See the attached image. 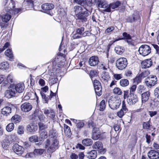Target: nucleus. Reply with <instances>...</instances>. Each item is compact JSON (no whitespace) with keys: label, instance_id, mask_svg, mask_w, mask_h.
I'll return each mask as SVG.
<instances>
[{"label":"nucleus","instance_id":"f257e3e1","mask_svg":"<svg viewBox=\"0 0 159 159\" xmlns=\"http://www.w3.org/2000/svg\"><path fill=\"white\" fill-rule=\"evenodd\" d=\"M73 11L75 13L77 19L80 20L82 22H86L87 17L91 14L86 7L79 5H76L74 7Z\"/></svg>","mask_w":159,"mask_h":159},{"label":"nucleus","instance_id":"f03ea898","mask_svg":"<svg viewBox=\"0 0 159 159\" xmlns=\"http://www.w3.org/2000/svg\"><path fill=\"white\" fill-rule=\"evenodd\" d=\"M66 54L61 52H59L57 56L52 60V65L48 66V70H59L62 69L65 63L62 61L65 60Z\"/></svg>","mask_w":159,"mask_h":159},{"label":"nucleus","instance_id":"7ed1b4c3","mask_svg":"<svg viewBox=\"0 0 159 159\" xmlns=\"http://www.w3.org/2000/svg\"><path fill=\"white\" fill-rule=\"evenodd\" d=\"M43 144L44 147L48 148L47 152L52 153L58 148V141L55 136H53L47 139Z\"/></svg>","mask_w":159,"mask_h":159},{"label":"nucleus","instance_id":"20e7f679","mask_svg":"<svg viewBox=\"0 0 159 159\" xmlns=\"http://www.w3.org/2000/svg\"><path fill=\"white\" fill-rule=\"evenodd\" d=\"M121 103V101L115 97H111L108 101V104L110 107L112 109H116L118 108Z\"/></svg>","mask_w":159,"mask_h":159},{"label":"nucleus","instance_id":"39448f33","mask_svg":"<svg viewBox=\"0 0 159 159\" xmlns=\"http://www.w3.org/2000/svg\"><path fill=\"white\" fill-rule=\"evenodd\" d=\"M126 59L124 57L120 58L117 59L116 62V65L119 70H123L127 65Z\"/></svg>","mask_w":159,"mask_h":159},{"label":"nucleus","instance_id":"423d86ee","mask_svg":"<svg viewBox=\"0 0 159 159\" xmlns=\"http://www.w3.org/2000/svg\"><path fill=\"white\" fill-rule=\"evenodd\" d=\"M150 47L147 45L144 44L141 45L139 48V52L140 54L143 56L148 55L151 52Z\"/></svg>","mask_w":159,"mask_h":159},{"label":"nucleus","instance_id":"0eeeda50","mask_svg":"<svg viewBox=\"0 0 159 159\" xmlns=\"http://www.w3.org/2000/svg\"><path fill=\"white\" fill-rule=\"evenodd\" d=\"M41 8L44 12L51 16L52 15L53 13L51 11L54 8L53 4L51 3H45L42 5Z\"/></svg>","mask_w":159,"mask_h":159},{"label":"nucleus","instance_id":"6e6552de","mask_svg":"<svg viewBox=\"0 0 159 159\" xmlns=\"http://www.w3.org/2000/svg\"><path fill=\"white\" fill-rule=\"evenodd\" d=\"M157 81L156 76L151 75L145 79V82L148 87L151 88L157 84Z\"/></svg>","mask_w":159,"mask_h":159},{"label":"nucleus","instance_id":"1a4fd4ad","mask_svg":"<svg viewBox=\"0 0 159 159\" xmlns=\"http://www.w3.org/2000/svg\"><path fill=\"white\" fill-rule=\"evenodd\" d=\"M13 150L16 154L19 156H20L23 153L24 151V148L17 144H15L14 145Z\"/></svg>","mask_w":159,"mask_h":159},{"label":"nucleus","instance_id":"9d476101","mask_svg":"<svg viewBox=\"0 0 159 159\" xmlns=\"http://www.w3.org/2000/svg\"><path fill=\"white\" fill-rule=\"evenodd\" d=\"M138 101L137 96L132 93H130L129 98L127 99V102L129 105H133L136 103Z\"/></svg>","mask_w":159,"mask_h":159},{"label":"nucleus","instance_id":"9b49d317","mask_svg":"<svg viewBox=\"0 0 159 159\" xmlns=\"http://www.w3.org/2000/svg\"><path fill=\"white\" fill-rule=\"evenodd\" d=\"M93 148L100 151V153L101 154H103L106 151L105 149H102L103 144L100 141H97L95 142L93 145Z\"/></svg>","mask_w":159,"mask_h":159},{"label":"nucleus","instance_id":"f8f14e48","mask_svg":"<svg viewBox=\"0 0 159 159\" xmlns=\"http://www.w3.org/2000/svg\"><path fill=\"white\" fill-rule=\"evenodd\" d=\"M16 93L17 92L19 93H22L25 89L24 84L23 83H19L14 86H12Z\"/></svg>","mask_w":159,"mask_h":159},{"label":"nucleus","instance_id":"ddd939ff","mask_svg":"<svg viewBox=\"0 0 159 159\" xmlns=\"http://www.w3.org/2000/svg\"><path fill=\"white\" fill-rule=\"evenodd\" d=\"M44 113L46 116H49L50 118L53 119L55 116L56 112L53 109L50 108L49 109H44Z\"/></svg>","mask_w":159,"mask_h":159},{"label":"nucleus","instance_id":"4468645a","mask_svg":"<svg viewBox=\"0 0 159 159\" xmlns=\"http://www.w3.org/2000/svg\"><path fill=\"white\" fill-rule=\"evenodd\" d=\"M20 108L22 111L27 112L31 110L32 106L30 103L28 102H25L21 105Z\"/></svg>","mask_w":159,"mask_h":159},{"label":"nucleus","instance_id":"2eb2a0df","mask_svg":"<svg viewBox=\"0 0 159 159\" xmlns=\"http://www.w3.org/2000/svg\"><path fill=\"white\" fill-rule=\"evenodd\" d=\"M148 156L150 159H159V153L154 150H151L148 153Z\"/></svg>","mask_w":159,"mask_h":159},{"label":"nucleus","instance_id":"dca6fc26","mask_svg":"<svg viewBox=\"0 0 159 159\" xmlns=\"http://www.w3.org/2000/svg\"><path fill=\"white\" fill-rule=\"evenodd\" d=\"M11 89L7 90L5 93V96L7 98H9L14 96L16 94V91L12 86L10 87Z\"/></svg>","mask_w":159,"mask_h":159},{"label":"nucleus","instance_id":"f3484780","mask_svg":"<svg viewBox=\"0 0 159 159\" xmlns=\"http://www.w3.org/2000/svg\"><path fill=\"white\" fill-rule=\"evenodd\" d=\"M100 130L98 129L94 128L93 130L92 138L94 140H97L100 138Z\"/></svg>","mask_w":159,"mask_h":159},{"label":"nucleus","instance_id":"a211bd4d","mask_svg":"<svg viewBox=\"0 0 159 159\" xmlns=\"http://www.w3.org/2000/svg\"><path fill=\"white\" fill-rule=\"evenodd\" d=\"M152 64L151 59H148L143 61L141 63V67L142 69H147L151 66Z\"/></svg>","mask_w":159,"mask_h":159},{"label":"nucleus","instance_id":"6ab92c4d","mask_svg":"<svg viewBox=\"0 0 159 159\" xmlns=\"http://www.w3.org/2000/svg\"><path fill=\"white\" fill-rule=\"evenodd\" d=\"M99 59L97 56H93L90 58L89 63L90 66H94L98 64Z\"/></svg>","mask_w":159,"mask_h":159},{"label":"nucleus","instance_id":"aec40b11","mask_svg":"<svg viewBox=\"0 0 159 159\" xmlns=\"http://www.w3.org/2000/svg\"><path fill=\"white\" fill-rule=\"evenodd\" d=\"M13 107L12 104H10L9 106L4 107L2 109V113L4 115L7 116L11 113V109Z\"/></svg>","mask_w":159,"mask_h":159},{"label":"nucleus","instance_id":"412c9836","mask_svg":"<svg viewBox=\"0 0 159 159\" xmlns=\"http://www.w3.org/2000/svg\"><path fill=\"white\" fill-rule=\"evenodd\" d=\"M150 96V92L147 91L141 94V100L142 104L145 103L149 99Z\"/></svg>","mask_w":159,"mask_h":159},{"label":"nucleus","instance_id":"4be33fe9","mask_svg":"<svg viewBox=\"0 0 159 159\" xmlns=\"http://www.w3.org/2000/svg\"><path fill=\"white\" fill-rule=\"evenodd\" d=\"M94 3L98 8H105L107 6V3L102 0H95Z\"/></svg>","mask_w":159,"mask_h":159},{"label":"nucleus","instance_id":"5701e85b","mask_svg":"<svg viewBox=\"0 0 159 159\" xmlns=\"http://www.w3.org/2000/svg\"><path fill=\"white\" fill-rule=\"evenodd\" d=\"M28 131L31 133H34L38 129L37 125L34 123H31L27 127Z\"/></svg>","mask_w":159,"mask_h":159},{"label":"nucleus","instance_id":"b1692460","mask_svg":"<svg viewBox=\"0 0 159 159\" xmlns=\"http://www.w3.org/2000/svg\"><path fill=\"white\" fill-rule=\"evenodd\" d=\"M1 19L3 23H7L10 20L11 18V15L6 13L2 14L1 16Z\"/></svg>","mask_w":159,"mask_h":159},{"label":"nucleus","instance_id":"393cba45","mask_svg":"<svg viewBox=\"0 0 159 159\" xmlns=\"http://www.w3.org/2000/svg\"><path fill=\"white\" fill-rule=\"evenodd\" d=\"M73 122L76 124L77 127L81 129L84 126V123L82 121L79 120H76L74 119H71Z\"/></svg>","mask_w":159,"mask_h":159},{"label":"nucleus","instance_id":"a878e982","mask_svg":"<svg viewBox=\"0 0 159 159\" xmlns=\"http://www.w3.org/2000/svg\"><path fill=\"white\" fill-rule=\"evenodd\" d=\"M97 156V152L95 150H92L88 153L87 158L89 159H95Z\"/></svg>","mask_w":159,"mask_h":159},{"label":"nucleus","instance_id":"bb28decb","mask_svg":"<svg viewBox=\"0 0 159 159\" xmlns=\"http://www.w3.org/2000/svg\"><path fill=\"white\" fill-rule=\"evenodd\" d=\"M39 139L42 140L46 139L48 137L47 132L44 130H40L39 131Z\"/></svg>","mask_w":159,"mask_h":159},{"label":"nucleus","instance_id":"cd10ccee","mask_svg":"<svg viewBox=\"0 0 159 159\" xmlns=\"http://www.w3.org/2000/svg\"><path fill=\"white\" fill-rule=\"evenodd\" d=\"M82 143L85 146H90L92 145L93 141L92 139H85L82 141Z\"/></svg>","mask_w":159,"mask_h":159},{"label":"nucleus","instance_id":"c85d7f7f","mask_svg":"<svg viewBox=\"0 0 159 159\" xmlns=\"http://www.w3.org/2000/svg\"><path fill=\"white\" fill-rule=\"evenodd\" d=\"M115 50L117 54L121 55L123 53L125 50L123 47L118 46L115 48Z\"/></svg>","mask_w":159,"mask_h":159},{"label":"nucleus","instance_id":"c756f323","mask_svg":"<svg viewBox=\"0 0 159 159\" xmlns=\"http://www.w3.org/2000/svg\"><path fill=\"white\" fill-rule=\"evenodd\" d=\"M86 72L89 74V75L91 78L97 76L98 74L96 70H86Z\"/></svg>","mask_w":159,"mask_h":159},{"label":"nucleus","instance_id":"7c9ffc66","mask_svg":"<svg viewBox=\"0 0 159 159\" xmlns=\"http://www.w3.org/2000/svg\"><path fill=\"white\" fill-rule=\"evenodd\" d=\"M64 130L65 133L68 136H70L71 135V130L69 126L66 124L64 125Z\"/></svg>","mask_w":159,"mask_h":159},{"label":"nucleus","instance_id":"2f4dec72","mask_svg":"<svg viewBox=\"0 0 159 159\" xmlns=\"http://www.w3.org/2000/svg\"><path fill=\"white\" fill-rule=\"evenodd\" d=\"M95 92L99 96H100L102 92V89L101 85L94 87Z\"/></svg>","mask_w":159,"mask_h":159},{"label":"nucleus","instance_id":"473e14b6","mask_svg":"<svg viewBox=\"0 0 159 159\" xmlns=\"http://www.w3.org/2000/svg\"><path fill=\"white\" fill-rule=\"evenodd\" d=\"M150 73L149 70H145L142 72H139V76L143 79L147 77Z\"/></svg>","mask_w":159,"mask_h":159},{"label":"nucleus","instance_id":"72a5a7b5","mask_svg":"<svg viewBox=\"0 0 159 159\" xmlns=\"http://www.w3.org/2000/svg\"><path fill=\"white\" fill-rule=\"evenodd\" d=\"M102 78L104 81H107L110 78L109 74L107 72L103 71L102 75Z\"/></svg>","mask_w":159,"mask_h":159},{"label":"nucleus","instance_id":"f704fd0d","mask_svg":"<svg viewBox=\"0 0 159 159\" xmlns=\"http://www.w3.org/2000/svg\"><path fill=\"white\" fill-rule=\"evenodd\" d=\"M9 68V64L7 62H4L0 64V70H7Z\"/></svg>","mask_w":159,"mask_h":159},{"label":"nucleus","instance_id":"c9c22d12","mask_svg":"<svg viewBox=\"0 0 159 159\" xmlns=\"http://www.w3.org/2000/svg\"><path fill=\"white\" fill-rule=\"evenodd\" d=\"M113 93L118 95H121L122 94V92L121 89L118 87H116L113 90Z\"/></svg>","mask_w":159,"mask_h":159},{"label":"nucleus","instance_id":"e433bc0d","mask_svg":"<svg viewBox=\"0 0 159 159\" xmlns=\"http://www.w3.org/2000/svg\"><path fill=\"white\" fill-rule=\"evenodd\" d=\"M121 4V2L119 1H117L115 2L110 4V6L111 8L114 9L117 8Z\"/></svg>","mask_w":159,"mask_h":159},{"label":"nucleus","instance_id":"4c0bfd02","mask_svg":"<svg viewBox=\"0 0 159 159\" xmlns=\"http://www.w3.org/2000/svg\"><path fill=\"white\" fill-rule=\"evenodd\" d=\"M11 120L14 123H18L20 120V116L18 115H15L12 117Z\"/></svg>","mask_w":159,"mask_h":159},{"label":"nucleus","instance_id":"58836bf2","mask_svg":"<svg viewBox=\"0 0 159 159\" xmlns=\"http://www.w3.org/2000/svg\"><path fill=\"white\" fill-rule=\"evenodd\" d=\"M5 54L10 58H12L13 56L11 50L10 49L7 50L5 52Z\"/></svg>","mask_w":159,"mask_h":159},{"label":"nucleus","instance_id":"ea45409f","mask_svg":"<svg viewBox=\"0 0 159 159\" xmlns=\"http://www.w3.org/2000/svg\"><path fill=\"white\" fill-rule=\"evenodd\" d=\"M106 101L102 100L100 102L99 105V110L100 111H103L106 107Z\"/></svg>","mask_w":159,"mask_h":159},{"label":"nucleus","instance_id":"a19ab883","mask_svg":"<svg viewBox=\"0 0 159 159\" xmlns=\"http://www.w3.org/2000/svg\"><path fill=\"white\" fill-rule=\"evenodd\" d=\"M122 35L123 37L121 38L122 40L126 39V40H131L132 37L130 35L128 34L126 32H123L122 34Z\"/></svg>","mask_w":159,"mask_h":159},{"label":"nucleus","instance_id":"79ce46f5","mask_svg":"<svg viewBox=\"0 0 159 159\" xmlns=\"http://www.w3.org/2000/svg\"><path fill=\"white\" fill-rule=\"evenodd\" d=\"M14 128V125L13 123H10L6 126V129L8 132H11L13 130Z\"/></svg>","mask_w":159,"mask_h":159},{"label":"nucleus","instance_id":"37998d69","mask_svg":"<svg viewBox=\"0 0 159 159\" xmlns=\"http://www.w3.org/2000/svg\"><path fill=\"white\" fill-rule=\"evenodd\" d=\"M143 128L147 131L150 130V125L149 121L144 122L143 123Z\"/></svg>","mask_w":159,"mask_h":159},{"label":"nucleus","instance_id":"c03bdc74","mask_svg":"<svg viewBox=\"0 0 159 159\" xmlns=\"http://www.w3.org/2000/svg\"><path fill=\"white\" fill-rule=\"evenodd\" d=\"M24 2L26 4V6L30 8L33 7H34V3L33 0H25V2Z\"/></svg>","mask_w":159,"mask_h":159},{"label":"nucleus","instance_id":"a18cd8bd","mask_svg":"<svg viewBox=\"0 0 159 159\" xmlns=\"http://www.w3.org/2000/svg\"><path fill=\"white\" fill-rule=\"evenodd\" d=\"M120 84L122 87H125L129 84V81L127 79H122L120 81Z\"/></svg>","mask_w":159,"mask_h":159},{"label":"nucleus","instance_id":"49530a36","mask_svg":"<svg viewBox=\"0 0 159 159\" xmlns=\"http://www.w3.org/2000/svg\"><path fill=\"white\" fill-rule=\"evenodd\" d=\"M95 0H85V2L86 5L89 7L95 5Z\"/></svg>","mask_w":159,"mask_h":159},{"label":"nucleus","instance_id":"de8ad7c7","mask_svg":"<svg viewBox=\"0 0 159 159\" xmlns=\"http://www.w3.org/2000/svg\"><path fill=\"white\" fill-rule=\"evenodd\" d=\"M38 137L36 135H33L29 138V140L31 142H36L38 141Z\"/></svg>","mask_w":159,"mask_h":159},{"label":"nucleus","instance_id":"09e8293b","mask_svg":"<svg viewBox=\"0 0 159 159\" xmlns=\"http://www.w3.org/2000/svg\"><path fill=\"white\" fill-rule=\"evenodd\" d=\"M35 156L42 155L44 152L43 149H35L34 151Z\"/></svg>","mask_w":159,"mask_h":159},{"label":"nucleus","instance_id":"8fccbe9b","mask_svg":"<svg viewBox=\"0 0 159 159\" xmlns=\"http://www.w3.org/2000/svg\"><path fill=\"white\" fill-rule=\"evenodd\" d=\"M84 28L83 27L78 28L76 30V34L80 35L82 34L83 32L84 31Z\"/></svg>","mask_w":159,"mask_h":159},{"label":"nucleus","instance_id":"3c124183","mask_svg":"<svg viewBox=\"0 0 159 159\" xmlns=\"http://www.w3.org/2000/svg\"><path fill=\"white\" fill-rule=\"evenodd\" d=\"M135 18L134 16V15H133L132 16L128 17L126 19V21L128 22L132 23L135 21Z\"/></svg>","mask_w":159,"mask_h":159},{"label":"nucleus","instance_id":"603ef678","mask_svg":"<svg viewBox=\"0 0 159 159\" xmlns=\"http://www.w3.org/2000/svg\"><path fill=\"white\" fill-rule=\"evenodd\" d=\"M39 129L41 130H42L48 128V125H45L42 123H39L38 124Z\"/></svg>","mask_w":159,"mask_h":159},{"label":"nucleus","instance_id":"864d4df0","mask_svg":"<svg viewBox=\"0 0 159 159\" xmlns=\"http://www.w3.org/2000/svg\"><path fill=\"white\" fill-rule=\"evenodd\" d=\"M17 133L19 134H21L24 133V127L22 126H19L17 129Z\"/></svg>","mask_w":159,"mask_h":159},{"label":"nucleus","instance_id":"5fc2aeb1","mask_svg":"<svg viewBox=\"0 0 159 159\" xmlns=\"http://www.w3.org/2000/svg\"><path fill=\"white\" fill-rule=\"evenodd\" d=\"M142 79V77L139 76V75L138 74L137 76L134 79V82L137 84L141 82Z\"/></svg>","mask_w":159,"mask_h":159},{"label":"nucleus","instance_id":"6e6d98bb","mask_svg":"<svg viewBox=\"0 0 159 159\" xmlns=\"http://www.w3.org/2000/svg\"><path fill=\"white\" fill-rule=\"evenodd\" d=\"M7 80L8 83H10L14 82V80L13 76L11 75H9L7 77Z\"/></svg>","mask_w":159,"mask_h":159},{"label":"nucleus","instance_id":"4d7b16f0","mask_svg":"<svg viewBox=\"0 0 159 159\" xmlns=\"http://www.w3.org/2000/svg\"><path fill=\"white\" fill-rule=\"evenodd\" d=\"M36 157L34 153V152H30L27 153L25 156V157L27 158H33Z\"/></svg>","mask_w":159,"mask_h":159},{"label":"nucleus","instance_id":"13d9d810","mask_svg":"<svg viewBox=\"0 0 159 159\" xmlns=\"http://www.w3.org/2000/svg\"><path fill=\"white\" fill-rule=\"evenodd\" d=\"M126 111H125L121 109L119 111L117 112V115L120 118H122L125 113Z\"/></svg>","mask_w":159,"mask_h":159},{"label":"nucleus","instance_id":"bf43d9fd","mask_svg":"<svg viewBox=\"0 0 159 159\" xmlns=\"http://www.w3.org/2000/svg\"><path fill=\"white\" fill-rule=\"evenodd\" d=\"M121 109L125 111H126V112L128 111V109L126 107L125 102L124 101L122 102V108Z\"/></svg>","mask_w":159,"mask_h":159},{"label":"nucleus","instance_id":"052dcab7","mask_svg":"<svg viewBox=\"0 0 159 159\" xmlns=\"http://www.w3.org/2000/svg\"><path fill=\"white\" fill-rule=\"evenodd\" d=\"M85 0H74L73 2L75 3H76L79 5H82L84 4L85 2Z\"/></svg>","mask_w":159,"mask_h":159},{"label":"nucleus","instance_id":"680f3d73","mask_svg":"<svg viewBox=\"0 0 159 159\" xmlns=\"http://www.w3.org/2000/svg\"><path fill=\"white\" fill-rule=\"evenodd\" d=\"M0 26L2 29H4L6 28V24L1 21V16H0Z\"/></svg>","mask_w":159,"mask_h":159},{"label":"nucleus","instance_id":"e2e57ef3","mask_svg":"<svg viewBox=\"0 0 159 159\" xmlns=\"http://www.w3.org/2000/svg\"><path fill=\"white\" fill-rule=\"evenodd\" d=\"M115 28L114 26H111L105 30V33H108L111 32L114 30Z\"/></svg>","mask_w":159,"mask_h":159},{"label":"nucleus","instance_id":"0e129e2a","mask_svg":"<svg viewBox=\"0 0 159 159\" xmlns=\"http://www.w3.org/2000/svg\"><path fill=\"white\" fill-rule=\"evenodd\" d=\"M99 69L102 70H107V65H106L104 63H102L100 65H99Z\"/></svg>","mask_w":159,"mask_h":159},{"label":"nucleus","instance_id":"69168bd1","mask_svg":"<svg viewBox=\"0 0 159 159\" xmlns=\"http://www.w3.org/2000/svg\"><path fill=\"white\" fill-rule=\"evenodd\" d=\"M154 94L157 98L159 99V88H157L155 89Z\"/></svg>","mask_w":159,"mask_h":159},{"label":"nucleus","instance_id":"338daca9","mask_svg":"<svg viewBox=\"0 0 159 159\" xmlns=\"http://www.w3.org/2000/svg\"><path fill=\"white\" fill-rule=\"evenodd\" d=\"M132 74V72L130 70H127L125 72V75L127 77L131 76Z\"/></svg>","mask_w":159,"mask_h":159},{"label":"nucleus","instance_id":"774afa93","mask_svg":"<svg viewBox=\"0 0 159 159\" xmlns=\"http://www.w3.org/2000/svg\"><path fill=\"white\" fill-rule=\"evenodd\" d=\"M152 46L156 49V53L159 54V47L158 45L155 44H152Z\"/></svg>","mask_w":159,"mask_h":159}]
</instances>
